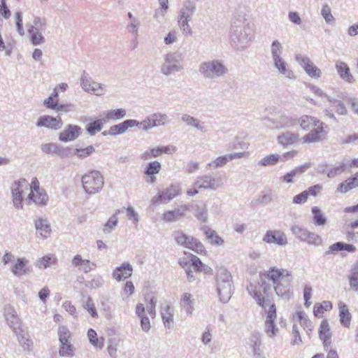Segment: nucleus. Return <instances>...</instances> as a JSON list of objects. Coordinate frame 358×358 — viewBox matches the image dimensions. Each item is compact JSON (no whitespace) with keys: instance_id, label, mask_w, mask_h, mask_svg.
I'll use <instances>...</instances> for the list:
<instances>
[{"instance_id":"nucleus-44","label":"nucleus","mask_w":358,"mask_h":358,"mask_svg":"<svg viewBox=\"0 0 358 358\" xmlns=\"http://www.w3.org/2000/svg\"><path fill=\"white\" fill-rule=\"evenodd\" d=\"M82 306L93 318H97L99 317L95 305L90 297L87 296L84 298Z\"/></svg>"},{"instance_id":"nucleus-37","label":"nucleus","mask_w":358,"mask_h":358,"mask_svg":"<svg viewBox=\"0 0 358 358\" xmlns=\"http://www.w3.org/2000/svg\"><path fill=\"white\" fill-rule=\"evenodd\" d=\"M103 115L105 120H118L126 117L127 110L124 108L110 110L106 112H104Z\"/></svg>"},{"instance_id":"nucleus-17","label":"nucleus","mask_w":358,"mask_h":358,"mask_svg":"<svg viewBox=\"0 0 358 358\" xmlns=\"http://www.w3.org/2000/svg\"><path fill=\"white\" fill-rule=\"evenodd\" d=\"M349 161L346 159L331 165L320 166V171L327 174L329 178H334L343 173L348 168Z\"/></svg>"},{"instance_id":"nucleus-19","label":"nucleus","mask_w":358,"mask_h":358,"mask_svg":"<svg viewBox=\"0 0 358 358\" xmlns=\"http://www.w3.org/2000/svg\"><path fill=\"white\" fill-rule=\"evenodd\" d=\"M262 241L268 244H276L279 246H285L287 238L285 234L281 230H268L263 236Z\"/></svg>"},{"instance_id":"nucleus-57","label":"nucleus","mask_w":358,"mask_h":358,"mask_svg":"<svg viewBox=\"0 0 358 358\" xmlns=\"http://www.w3.org/2000/svg\"><path fill=\"white\" fill-rule=\"evenodd\" d=\"M303 242L310 245L317 247L322 244V239L318 234L309 231Z\"/></svg>"},{"instance_id":"nucleus-51","label":"nucleus","mask_w":358,"mask_h":358,"mask_svg":"<svg viewBox=\"0 0 358 358\" xmlns=\"http://www.w3.org/2000/svg\"><path fill=\"white\" fill-rule=\"evenodd\" d=\"M282 52V44L278 39L273 40L271 45V59L281 57Z\"/></svg>"},{"instance_id":"nucleus-3","label":"nucleus","mask_w":358,"mask_h":358,"mask_svg":"<svg viewBox=\"0 0 358 358\" xmlns=\"http://www.w3.org/2000/svg\"><path fill=\"white\" fill-rule=\"evenodd\" d=\"M251 28L250 22L243 17L234 20L230 29V41L237 49L247 48L251 41Z\"/></svg>"},{"instance_id":"nucleus-31","label":"nucleus","mask_w":358,"mask_h":358,"mask_svg":"<svg viewBox=\"0 0 358 358\" xmlns=\"http://www.w3.org/2000/svg\"><path fill=\"white\" fill-rule=\"evenodd\" d=\"M358 187V172L355 173L351 178L346 179L344 182L339 184L337 191L341 193H346L348 191Z\"/></svg>"},{"instance_id":"nucleus-18","label":"nucleus","mask_w":358,"mask_h":358,"mask_svg":"<svg viewBox=\"0 0 358 358\" xmlns=\"http://www.w3.org/2000/svg\"><path fill=\"white\" fill-rule=\"evenodd\" d=\"M295 59L309 76L315 78H318L321 76V70L314 65L308 57L297 55L295 57Z\"/></svg>"},{"instance_id":"nucleus-49","label":"nucleus","mask_w":358,"mask_h":358,"mask_svg":"<svg viewBox=\"0 0 358 358\" xmlns=\"http://www.w3.org/2000/svg\"><path fill=\"white\" fill-rule=\"evenodd\" d=\"M30 188L28 190H31V192L29 194L27 197L25 199V202L27 205H31L33 198L35 196V192H39L41 191L39 187V182L38 180L34 178L31 181V184H29Z\"/></svg>"},{"instance_id":"nucleus-35","label":"nucleus","mask_w":358,"mask_h":358,"mask_svg":"<svg viewBox=\"0 0 358 358\" xmlns=\"http://www.w3.org/2000/svg\"><path fill=\"white\" fill-rule=\"evenodd\" d=\"M298 140L299 135L289 131L282 132L278 136V143L284 146L294 144Z\"/></svg>"},{"instance_id":"nucleus-10","label":"nucleus","mask_w":358,"mask_h":358,"mask_svg":"<svg viewBox=\"0 0 358 358\" xmlns=\"http://www.w3.org/2000/svg\"><path fill=\"white\" fill-rule=\"evenodd\" d=\"M224 184L222 176H214L211 173L205 174L196 178L194 186L199 189L215 191Z\"/></svg>"},{"instance_id":"nucleus-12","label":"nucleus","mask_w":358,"mask_h":358,"mask_svg":"<svg viewBox=\"0 0 358 358\" xmlns=\"http://www.w3.org/2000/svg\"><path fill=\"white\" fill-rule=\"evenodd\" d=\"M174 238L178 244L189 248L198 254H203L206 252L203 245L197 239L188 236L185 234L177 231L174 234Z\"/></svg>"},{"instance_id":"nucleus-11","label":"nucleus","mask_w":358,"mask_h":358,"mask_svg":"<svg viewBox=\"0 0 358 358\" xmlns=\"http://www.w3.org/2000/svg\"><path fill=\"white\" fill-rule=\"evenodd\" d=\"M29 184L24 178L14 181L10 185L12 201L14 207L17 209L23 208V196L24 190L29 189Z\"/></svg>"},{"instance_id":"nucleus-48","label":"nucleus","mask_w":358,"mask_h":358,"mask_svg":"<svg viewBox=\"0 0 358 358\" xmlns=\"http://www.w3.org/2000/svg\"><path fill=\"white\" fill-rule=\"evenodd\" d=\"M194 216L201 222H206L208 220L207 206L203 205H196L195 207Z\"/></svg>"},{"instance_id":"nucleus-8","label":"nucleus","mask_w":358,"mask_h":358,"mask_svg":"<svg viewBox=\"0 0 358 358\" xmlns=\"http://www.w3.org/2000/svg\"><path fill=\"white\" fill-rule=\"evenodd\" d=\"M83 187L89 194L100 192L104 184V178L98 171H92L82 177Z\"/></svg>"},{"instance_id":"nucleus-30","label":"nucleus","mask_w":358,"mask_h":358,"mask_svg":"<svg viewBox=\"0 0 358 358\" xmlns=\"http://www.w3.org/2000/svg\"><path fill=\"white\" fill-rule=\"evenodd\" d=\"M319 334L320 339L323 341L324 348L330 346L331 343V333L330 331L329 323L325 320H322L320 324Z\"/></svg>"},{"instance_id":"nucleus-60","label":"nucleus","mask_w":358,"mask_h":358,"mask_svg":"<svg viewBox=\"0 0 358 358\" xmlns=\"http://www.w3.org/2000/svg\"><path fill=\"white\" fill-rule=\"evenodd\" d=\"M191 20L178 17V22L180 29L185 35H192V30L189 24Z\"/></svg>"},{"instance_id":"nucleus-55","label":"nucleus","mask_w":358,"mask_h":358,"mask_svg":"<svg viewBox=\"0 0 358 358\" xmlns=\"http://www.w3.org/2000/svg\"><path fill=\"white\" fill-rule=\"evenodd\" d=\"M261 336L258 332H252L249 338V345L252 348L254 353H257L259 351L261 345Z\"/></svg>"},{"instance_id":"nucleus-27","label":"nucleus","mask_w":358,"mask_h":358,"mask_svg":"<svg viewBox=\"0 0 358 358\" xmlns=\"http://www.w3.org/2000/svg\"><path fill=\"white\" fill-rule=\"evenodd\" d=\"M272 62L279 74L283 75L289 79H295L294 72L289 68L288 64L282 57L272 59Z\"/></svg>"},{"instance_id":"nucleus-21","label":"nucleus","mask_w":358,"mask_h":358,"mask_svg":"<svg viewBox=\"0 0 358 358\" xmlns=\"http://www.w3.org/2000/svg\"><path fill=\"white\" fill-rule=\"evenodd\" d=\"M36 125L38 127H44L57 130L62 127V120L59 116L54 117L50 115H43L38 118Z\"/></svg>"},{"instance_id":"nucleus-4","label":"nucleus","mask_w":358,"mask_h":358,"mask_svg":"<svg viewBox=\"0 0 358 358\" xmlns=\"http://www.w3.org/2000/svg\"><path fill=\"white\" fill-rule=\"evenodd\" d=\"M298 123L301 128L305 131L310 132L303 137V142L310 143H316L322 141L326 136L324 123L317 118L304 115L301 116L298 120Z\"/></svg>"},{"instance_id":"nucleus-25","label":"nucleus","mask_w":358,"mask_h":358,"mask_svg":"<svg viewBox=\"0 0 358 358\" xmlns=\"http://www.w3.org/2000/svg\"><path fill=\"white\" fill-rule=\"evenodd\" d=\"M187 210H189L188 206L181 205L173 210L165 212L163 215V220L166 222H176L182 217Z\"/></svg>"},{"instance_id":"nucleus-58","label":"nucleus","mask_w":358,"mask_h":358,"mask_svg":"<svg viewBox=\"0 0 358 358\" xmlns=\"http://www.w3.org/2000/svg\"><path fill=\"white\" fill-rule=\"evenodd\" d=\"M291 231L294 236L301 241H304L307 237L309 231L305 228H302L299 225H294L291 227Z\"/></svg>"},{"instance_id":"nucleus-13","label":"nucleus","mask_w":358,"mask_h":358,"mask_svg":"<svg viewBox=\"0 0 358 358\" xmlns=\"http://www.w3.org/2000/svg\"><path fill=\"white\" fill-rule=\"evenodd\" d=\"M278 115L274 118H264L265 124L272 129H282L293 127L296 122L292 117L278 112Z\"/></svg>"},{"instance_id":"nucleus-38","label":"nucleus","mask_w":358,"mask_h":358,"mask_svg":"<svg viewBox=\"0 0 358 358\" xmlns=\"http://www.w3.org/2000/svg\"><path fill=\"white\" fill-rule=\"evenodd\" d=\"M346 250L349 252H355L356 247L352 244H347L342 242H337L329 248L327 254L334 253L338 251Z\"/></svg>"},{"instance_id":"nucleus-47","label":"nucleus","mask_w":358,"mask_h":358,"mask_svg":"<svg viewBox=\"0 0 358 358\" xmlns=\"http://www.w3.org/2000/svg\"><path fill=\"white\" fill-rule=\"evenodd\" d=\"M87 336L89 338L90 342L92 345L97 348H102L103 346L104 338L103 337L97 338L96 332L92 329H90L87 331Z\"/></svg>"},{"instance_id":"nucleus-61","label":"nucleus","mask_w":358,"mask_h":358,"mask_svg":"<svg viewBox=\"0 0 358 358\" xmlns=\"http://www.w3.org/2000/svg\"><path fill=\"white\" fill-rule=\"evenodd\" d=\"M141 26V22L139 20H136L133 21H129L127 24L126 29L129 34H131L135 37L138 36V29Z\"/></svg>"},{"instance_id":"nucleus-54","label":"nucleus","mask_w":358,"mask_h":358,"mask_svg":"<svg viewBox=\"0 0 358 358\" xmlns=\"http://www.w3.org/2000/svg\"><path fill=\"white\" fill-rule=\"evenodd\" d=\"M127 130V122L124 120L118 124L111 126L108 134L112 136L121 135L125 133Z\"/></svg>"},{"instance_id":"nucleus-42","label":"nucleus","mask_w":358,"mask_h":358,"mask_svg":"<svg viewBox=\"0 0 358 358\" xmlns=\"http://www.w3.org/2000/svg\"><path fill=\"white\" fill-rule=\"evenodd\" d=\"M106 120L104 119H98L94 122H90L86 125V130L90 136H94L96 132L101 130L103 124Z\"/></svg>"},{"instance_id":"nucleus-43","label":"nucleus","mask_w":358,"mask_h":358,"mask_svg":"<svg viewBox=\"0 0 358 358\" xmlns=\"http://www.w3.org/2000/svg\"><path fill=\"white\" fill-rule=\"evenodd\" d=\"M306 170L305 166H299L280 178V181L285 183H292L293 178L299 174L303 173Z\"/></svg>"},{"instance_id":"nucleus-59","label":"nucleus","mask_w":358,"mask_h":358,"mask_svg":"<svg viewBox=\"0 0 358 358\" xmlns=\"http://www.w3.org/2000/svg\"><path fill=\"white\" fill-rule=\"evenodd\" d=\"M95 149L94 146L89 145L85 148H76L73 150V155L77 156L78 158L84 159L89 156H90L93 152H94Z\"/></svg>"},{"instance_id":"nucleus-5","label":"nucleus","mask_w":358,"mask_h":358,"mask_svg":"<svg viewBox=\"0 0 358 358\" xmlns=\"http://www.w3.org/2000/svg\"><path fill=\"white\" fill-rule=\"evenodd\" d=\"M215 282L216 290L220 301L224 303H227L233 293V280L231 273L224 267L217 268Z\"/></svg>"},{"instance_id":"nucleus-50","label":"nucleus","mask_w":358,"mask_h":358,"mask_svg":"<svg viewBox=\"0 0 358 358\" xmlns=\"http://www.w3.org/2000/svg\"><path fill=\"white\" fill-rule=\"evenodd\" d=\"M321 15L327 24H331L335 21V17L331 13V8L327 3L322 5L321 8Z\"/></svg>"},{"instance_id":"nucleus-14","label":"nucleus","mask_w":358,"mask_h":358,"mask_svg":"<svg viewBox=\"0 0 358 358\" xmlns=\"http://www.w3.org/2000/svg\"><path fill=\"white\" fill-rule=\"evenodd\" d=\"M181 188L179 184H171L169 187L159 193L152 199V203L158 206L160 203H168L171 200L179 195Z\"/></svg>"},{"instance_id":"nucleus-15","label":"nucleus","mask_w":358,"mask_h":358,"mask_svg":"<svg viewBox=\"0 0 358 358\" xmlns=\"http://www.w3.org/2000/svg\"><path fill=\"white\" fill-rule=\"evenodd\" d=\"M3 317L6 322L13 332L22 328V320L19 317L15 307L11 304H6L3 306Z\"/></svg>"},{"instance_id":"nucleus-36","label":"nucleus","mask_w":358,"mask_h":358,"mask_svg":"<svg viewBox=\"0 0 358 358\" xmlns=\"http://www.w3.org/2000/svg\"><path fill=\"white\" fill-rule=\"evenodd\" d=\"M13 334L16 336L18 342L24 350L30 349L32 343L29 338L28 333L25 330L21 328L17 331L13 332Z\"/></svg>"},{"instance_id":"nucleus-39","label":"nucleus","mask_w":358,"mask_h":358,"mask_svg":"<svg viewBox=\"0 0 358 358\" xmlns=\"http://www.w3.org/2000/svg\"><path fill=\"white\" fill-rule=\"evenodd\" d=\"M194 298L192 294L185 293L182 294L180 300L181 306L185 309L186 313L191 315L194 310Z\"/></svg>"},{"instance_id":"nucleus-24","label":"nucleus","mask_w":358,"mask_h":358,"mask_svg":"<svg viewBox=\"0 0 358 358\" xmlns=\"http://www.w3.org/2000/svg\"><path fill=\"white\" fill-rule=\"evenodd\" d=\"M27 264L28 260L25 258H17L12 264L10 271L15 276L18 278L25 275L30 273V268Z\"/></svg>"},{"instance_id":"nucleus-64","label":"nucleus","mask_w":358,"mask_h":358,"mask_svg":"<svg viewBox=\"0 0 358 358\" xmlns=\"http://www.w3.org/2000/svg\"><path fill=\"white\" fill-rule=\"evenodd\" d=\"M48 200V197L45 193H44L42 190L39 191V192H35V196L33 198L31 201L36 205H45Z\"/></svg>"},{"instance_id":"nucleus-41","label":"nucleus","mask_w":358,"mask_h":358,"mask_svg":"<svg viewBox=\"0 0 358 358\" xmlns=\"http://www.w3.org/2000/svg\"><path fill=\"white\" fill-rule=\"evenodd\" d=\"M350 287L352 290L358 292V262L355 263L348 277Z\"/></svg>"},{"instance_id":"nucleus-9","label":"nucleus","mask_w":358,"mask_h":358,"mask_svg":"<svg viewBox=\"0 0 358 358\" xmlns=\"http://www.w3.org/2000/svg\"><path fill=\"white\" fill-rule=\"evenodd\" d=\"M27 32L29 39L34 45H38L45 42L42 31L46 28V20L40 17H35L33 24L27 25Z\"/></svg>"},{"instance_id":"nucleus-52","label":"nucleus","mask_w":358,"mask_h":358,"mask_svg":"<svg viewBox=\"0 0 358 358\" xmlns=\"http://www.w3.org/2000/svg\"><path fill=\"white\" fill-rule=\"evenodd\" d=\"M151 115L152 123L155 127L164 126L169 122V117L166 114L162 113H153Z\"/></svg>"},{"instance_id":"nucleus-23","label":"nucleus","mask_w":358,"mask_h":358,"mask_svg":"<svg viewBox=\"0 0 358 358\" xmlns=\"http://www.w3.org/2000/svg\"><path fill=\"white\" fill-rule=\"evenodd\" d=\"M36 235L42 238H48L51 234V227L50 222L42 217H38L34 222Z\"/></svg>"},{"instance_id":"nucleus-40","label":"nucleus","mask_w":358,"mask_h":358,"mask_svg":"<svg viewBox=\"0 0 358 358\" xmlns=\"http://www.w3.org/2000/svg\"><path fill=\"white\" fill-rule=\"evenodd\" d=\"M120 213V210H117L115 213L104 224L103 231L105 234H109L113 231L118 222L117 215Z\"/></svg>"},{"instance_id":"nucleus-7","label":"nucleus","mask_w":358,"mask_h":358,"mask_svg":"<svg viewBox=\"0 0 358 358\" xmlns=\"http://www.w3.org/2000/svg\"><path fill=\"white\" fill-rule=\"evenodd\" d=\"M183 69L182 59L180 54L169 52L164 55L160 66V72L162 75L168 77Z\"/></svg>"},{"instance_id":"nucleus-53","label":"nucleus","mask_w":358,"mask_h":358,"mask_svg":"<svg viewBox=\"0 0 358 358\" xmlns=\"http://www.w3.org/2000/svg\"><path fill=\"white\" fill-rule=\"evenodd\" d=\"M311 211L313 215V221L315 225L322 226L326 224L327 219L324 217L323 213L317 206H314Z\"/></svg>"},{"instance_id":"nucleus-22","label":"nucleus","mask_w":358,"mask_h":358,"mask_svg":"<svg viewBox=\"0 0 358 358\" xmlns=\"http://www.w3.org/2000/svg\"><path fill=\"white\" fill-rule=\"evenodd\" d=\"M132 273V266L128 262H125L113 270L112 277L117 281L120 282L131 276Z\"/></svg>"},{"instance_id":"nucleus-34","label":"nucleus","mask_w":358,"mask_h":358,"mask_svg":"<svg viewBox=\"0 0 358 358\" xmlns=\"http://www.w3.org/2000/svg\"><path fill=\"white\" fill-rule=\"evenodd\" d=\"M293 320L294 322H299L303 329L308 333L313 329V325L311 322L308 319L306 314L303 311H298L293 316Z\"/></svg>"},{"instance_id":"nucleus-45","label":"nucleus","mask_w":358,"mask_h":358,"mask_svg":"<svg viewBox=\"0 0 358 358\" xmlns=\"http://www.w3.org/2000/svg\"><path fill=\"white\" fill-rule=\"evenodd\" d=\"M55 262V258L52 255H45L36 260L35 265L38 268H46L52 265Z\"/></svg>"},{"instance_id":"nucleus-56","label":"nucleus","mask_w":358,"mask_h":358,"mask_svg":"<svg viewBox=\"0 0 358 358\" xmlns=\"http://www.w3.org/2000/svg\"><path fill=\"white\" fill-rule=\"evenodd\" d=\"M162 165L158 161L150 162L145 169V175H155L160 172Z\"/></svg>"},{"instance_id":"nucleus-6","label":"nucleus","mask_w":358,"mask_h":358,"mask_svg":"<svg viewBox=\"0 0 358 358\" xmlns=\"http://www.w3.org/2000/svg\"><path fill=\"white\" fill-rule=\"evenodd\" d=\"M199 71L203 78L215 80L225 76L228 69L221 61L213 59L202 62Z\"/></svg>"},{"instance_id":"nucleus-33","label":"nucleus","mask_w":358,"mask_h":358,"mask_svg":"<svg viewBox=\"0 0 358 358\" xmlns=\"http://www.w3.org/2000/svg\"><path fill=\"white\" fill-rule=\"evenodd\" d=\"M196 10V6L194 2L190 1H186L180 8L178 16L192 20Z\"/></svg>"},{"instance_id":"nucleus-2","label":"nucleus","mask_w":358,"mask_h":358,"mask_svg":"<svg viewBox=\"0 0 358 358\" xmlns=\"http://www.w3.org/2000/svg\"><path fill=\"white\" fill-rule=\"evenodd\" d=\"M264 276L265 279L261 278L259 282L250 283L249 286L251 285H259L264 281L271 285V300L273 289L278 296L283 299H289L291 297L290 288L292 282V274L290 271L283 268L273 266L265 272ZM271 303H273L272 301Z\"/></svg>"},{"instance_id":"nucleus-16","label":"nucleus","mask_w":358,"mask_h":358,"mask_svg":"<svg viewBox=\"0 0 358 358\" xmlns=\"http://www.w3.org/2000/svg\"><path fill=\"white\" fill-rule=\"evenodd\" d=\"M80 86L85 92L95 94L96 96H102L106 92L104 85L99 83L90 78H87L85 73L81 76Z\"/></svg>"},{"instance_id":"nucleus-63","label":"nucleus","mask_w":358,"mask_h":358,"mask_svg":"<svg viewBox=\"0 0 358 358\" xmlns=\"http://www.w3.org/2000/svg\"><path fill=\"white\" fill-rule=\"evenodd\" d=\"M58 336L60 343H69L71 333L66 327L61 326L58 329Z\"/></svg>"},{"instance_id":"nucleus-26","label":"nucleus","mask_w":358,"mask_h":358,"mask_svg":"<svg viewBox=\"0 0 358 358\" xmlns=\"http://www.w3.org/2000/svg\"><path fill=\"white\" fill-rule=\"evenodd\" d=\"M335 68L339 76V77L348 83H353L355 82V78L350 73L348 65L341 60H338L336 62Z\"/></svg>"},{"instance_id":"nucleus-1","label":"nucleus","mask_w":358,"mask_h":358,"mask_svg":"<svg viewBox=\"0 0 358 358\" xmlns=\"http://www.w3.org/2000/svg\"><path fill=\"white\" fill-rule=\"evenodd\" d=\"M249 294L253 298L257 304L266 310V318L264 321V331L268 337L273 338L279 332L275 321L277 317L275 305L271 303V287L269 283L263 281L261 284L251 285L247 287Z\"/></svg>"},{"instance_id":"nucleus-32","label":"nucleus","mask_w":358,"mask_h":358,"mask_svg":"<svg viewBox=\"0 0 358 358\" xmlns=\"http://www.w3.org/2000/svg\"><path fill=\"white\" fill-rule=\"evenodd\" d=\"M338 306L339 309V317L341 324L343 327L349 328L350 326L352 316L348 306L342 301H340L338 303Z\"/></svg>"},{"instance_id":"nucleus-28","label":"nucleus","mask_w":358,"mask_h":358,"mask_svg":"<svg viewBox=\"0 0 358 358\" xmlns=\"http://www.w3.org/2000/svg\"><path fill=\"white\" fill-rule=\"evenodd\" d=\"M161 315L164 326L167 329H171L173 327V307L170 304L165 303L161 306Z\"/></svg>"},{"instance_id":"nucleus-20","label":"nucleus","mask_w":358,"mask_h":358,"mask_svg":"<svg viewBox=\"0 0 358 358\" xmlns=\"http://www.w3.org/2000/svg\"><path fill=\"white\" fill-rule=\"evenodd\" d=\"M82 133L80 127L76 124H68L64 129L60 132L59 140L62 142H69L76 140Z\"/></svg>"},{"instance_id":"nucleus-62","label":"nucleus","mask_w":358,"mask_h":358,"mask_svg":"<svg viewBox=\"0 0 358 358\" xmlns=\"http://www.w3.org/2000/svg\"><path fill=\"white\" fill-rule=\"evenodd\" d=\"M229 162H230V159L229 158V155H226L218 157L214 161L208 164V166H213L214 169H217L219 167H222V166H224Z\"/></svg>"},{"instance_id":"nucleus-29","label":"nucleus","mask_w":358,"mask_h":358,"mask_svg":"<svg viewBox=\"0 0 358 358\" xmlns=\"http://www.w3.org/2000/svg\"><path fill=\"white\" fill-rule=\"evenodd\" d=\"M170 150L171 148L169 146L152 148L143 152L140 155V158L142 160H148L151 158L159 157L163 154L169 153Z\"/></svg>"},{"instance_id":"nucleus-46","label":"nucleus","mask_w":358,"mask_h":358,"mask_svg":"<svg viewBox=\"0 0 358 358\" xmlns=\"http://www.w3.org/2000/svg\"><path fill=\"white\" fill-rule=\"evenodd\" d=\"M280 159V156L277 154H272L267 155L262 158L259 162L258 165L262 166H274L278 163Z\"/></svg>"}]
</instances>
